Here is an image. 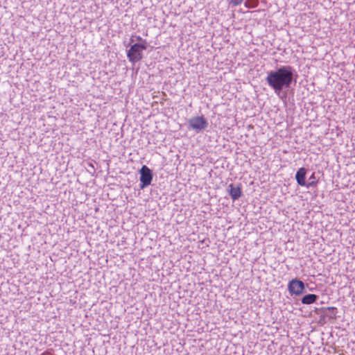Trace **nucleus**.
<instances>
[{
	"label": "nucleus",
	"instance_id": "1",
	"mask_svg": "<svg viewBox=\"0 0 355 355\" xmlns=\"http://www.w3.org/2000/svg\"><path fill=\"white\" fill-rule=\"evenodd\" d=\"M291 69L277 68L276 70L268 72L267 83L276 94H279L284 88L290 87L293 80V73Z\"/></svg>",
	"mask_w": 355,
	"mask_h": 355
},
{
	"label": "nucleus",
	"instance_id": "2",
	"mask_svg": "<svg viewBox=\"0 0 355 355\" xmlns=\"http://www.w3.org/2000/svg\"><path fill=\"white\" fill-rule=\"evenodd\" d=\"M307 284L297 279H293L288 282V290L291 295L299 296L306 292Z\"/></svg>",
	"mask_w": 355,
	"mask_h": 355
},
{
	"label": "nucleus",
	"instance_id": "3",
	"mask_svg": "<svg viewBox=\"0 0 355 355\" xmlns=\"http://www.w3.org/2000/svg\"><path fill=\"white\" fill-rule=\"evenodd\" d=\"M140 174V185L141 189H144L151 184L153 178V173L147 166L143 165L139 171Z\"/></svg>",
	"mask_w": 355,
	"mask_h": 355
},
{
	"label": "nucleus",
	"instance_id": "4",
	"mask_svg": "<svg viewBox=\"0 0 355 355\" xmlns=\"http://www.w3.org/2000/svg\"><path fill=\"white\" fill-rule=\"evenodd\" d=\"M208 121L203 116H198L191 118L189 120V127L199 132L208 127Z\"/></svg>",
	"mask_w": 355,
	"mask_h": 355
},
{
	"label": "nucleus",
	"instance_id": "5",
	"mask_svg": "<svg viewBox=\"0 0 355 355\" xmlns=\"http://www.w3.org/2000/svg\"><path fill=\"white\" fill-rule=\"evenodd\" d=\"M307 170L302 167L299 168L295 174V180L297 184L302 187H306L307 188L315 187L317 184V181H311L306 183V175Z\"/></svg>",
	"mask_w": 355,
	"mask_h": 355
},
{
	"label": "nucleus",
	"instance_id": "6",
	"mask_svg": "<svg viewBox=\"0 0 355 355\" xmlns=\"http://www.w3.org/2000/svg\"><path fill=\"white\" fill-rule=\"evenodd\" d=\"M227 192L233 201L238 200L243 195L241 186H236L234 184H230L228 185Z\"/></svg>",
	"mask_w": 355,
	"mask_h": 355
},
{
	"label": "nucleus",
	"instance_id": "7",
	"mask_svg": "<svg viewBox=\"0 0 355 355\" xmlns=\"http://www.w3.org/2000/svg\"><path fill=\"white\" fill-rule=\"evenodd\" d=\"M146 49V43L135 44V62L139 60L141 58L140 53L141 50Z\"/></svg>",
	"mask_w": 355,
	"mask_h": 355
},
{
	"label": "nucleus",
	"instance_id": "8",
	"mask_svg": "<svg viewBox=\"0 0 355 355\" xmlns=\"http://www.w3.org/2000/svg\"><path fill=\"white\" fill-rule=\"evenodd\" d=\"M318 297L315 294H306L302 298L301 302L304 304H311L316 302Z\"/></svg>",
	"mask_w": 355,
	"mask_h": 355
},
{
	"label": "nucleus",
	"instance_id": "9",
	"mask_svg": "<svg viewBox=\"0 0 355 355\" xmlns=\"http://www.w3.org/2000/svg\"><path fill=\"white\" fill-rule=\"evenodd\" d=\"M258 5V0H246L245 6L249 8H255Z\"/></svg>",
	"mask_w": 355,
	"mask_h": 355
},
{
	"label": "nucleus",
	"instance_id": "10",
	"mask_svg": "<svg viewBox=\"0 0 355 355\" xmlns=\"http://www.w3.org/2000/svg\"><path fill=\"white\" fill-rule=\"evenodd\" d=\"M128 56L130 60H133V45L130 46V49L128 51Z\"/></svg>",
	"mask_w": 355,
	"mask_h": 355
},
{
	"label": "nucleus",
	"instance_id": "11",
	"mask_svg": "<svg viewBox=\"0 0 355 355\" xmlns=\"http://www.w3.org/2000/svg\"><path fill=\"white\" fill-rule=\"evenodd\" d=\"M243 2V0H230V3L233 6H239Z\"/></svg>",
	"mask_w": 355,
	"mask_h": 355
},
{
	"label": "nucleus",
	"instance_id": "12",
	"mask_svg": "<svg viewBox=\"0 0 355 355\" xmlns=\"http://www.w3.org/2000/svg\"><path fill=\"white\" fill-rule=\"evenodd\" d=\"M309 180H310L309 182H311V181H315V173H313L312 175L309 177Z\"/></svg>",
	"mask_w": 355,
	"mask_h": 355
},
{
	"label": "nucleus",
	"instance_id": "13",
	"mask_svg": "<svg viewBox=\"0 0 355 355\" xmlns=\"http://www.w3.org/2000/svg\"><path fill=\"white\" fill-rule=\"evenodd\" d=\"M334 307H328V309H334Z\"/></svg>",
	"mask_w": 355,
	"mask_h": 355
}]
</instances>
